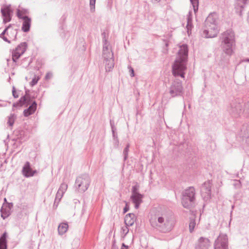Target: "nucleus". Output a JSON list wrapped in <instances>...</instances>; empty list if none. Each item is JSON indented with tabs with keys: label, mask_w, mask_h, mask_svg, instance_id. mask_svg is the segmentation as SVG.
Here are the masks:
<instances>
[{
	"label": "nucleus",
	"mask_w": 249,
	"mask_h": 249,
	"mask_svg": "<svg viewBox=\"0 0 249 249\" xmlns=\"http://www.w3.org/2000/svg\"><path fill=\"white\" fill-rule=\"evenodd\" d=\"M149 221L153 228L163 233L171 231L175 225L173 214L171 212L165 210L151 216Z\"/></svg>",
	"instance_id": "f257e3e1"
},
{
	"label": "nucleus",
	"mask_w": 249,
	"mask_h": 249,
	"mask_svg": "<svg viewBox=\"0 0 249 249\" xmlns=\"http://www.w3.org/2000/svg\"><path fill=\"white\" fill-rule=\"evenodd\" d=\"M188 49L186 44L180 46L178 51L177 59L172 65V73L175 77L180 76L184 78V71L186 70Z\"/></svg>",
	"instance_id": "f03ea898"
},
{
	"label": "nucleus",
	"mask_w": 249,
	"mask_h": 249,
	"mask_svg": "<svg viewBox=\"0 0 249 249\" xmlns=\"http://www.w3.org/2000/svg\"><path fill=\"white\" fill-rule=\"evenodd\" d=\"M221 46L223 51L227 55L233 53V47L235 46L234 33L232 30H228L221 34Z\"/></svg>",
	"instance_id": "7ed1b4c3"
},
{
	"label": "nucleus",
	"mask_w": 249,
	"mask_h": 249,
	"mask_svg": "<svg viewBox=\"0 0 249 249\" xmlns=\"http://www.w3.org/2000/svg\"><path fill=\"white\" fill-rule=\"evenodd\" d=\"M102 36L103 41V57L104 58V63L105 65V68L107 71H111L114 67L113 53L111 50L109 49V44L106 38V33H102Z\"/></svg>",
	"instance_id": "20e7f679"
},
{
	"label": "nucleus",
	"mask_w": 249,
	"mask_h": 249,
	"mask_svg": "<svg viewBox=\"0 0 249 249\" xmlns=\"http://www.w3.org/2000/svg\"><path fill=\"white\" fill-rule=\"evenodd\" d=\"M205 29L203 31V35L206 38L215 37L218 30L217 25V16L215 14H210L205 21Z\"/></svg>",
	"instance_id": "39448f33"
},
{
	"label": "nucleus",
	"mask_w": 249,
	"mask_h": 249,
	"mask_svg": "<svg viewBox=\"0 0 249 249\" xmlns=\"http://www.w3.org/2000/svg\"><path fill=\"white\" fill-rule=\"evenodd\" d=\"M196 190L193 187H189L182 193L181 203L184 208L190 209L196 204Z\"/></svg>",
	"instance_id": "423d86ee"
},
{
	"label": "nucleus",
	"mask_w": 249,
	"mask_h": 249,
	"mask_svg": "<svg viewBox=\"0 0 249 249\" xmlns=\"http://www.w3.org/2000/svg\"><path fill=\"white\" fill-rule=\"evenodd\" d=\"M228 111L233 118H238L243 113V103L240 99L232 100L228 108Z\"/></svg>",
	"instance_id": "0eeeda50"
},
{
	"label": "nucleus",
	"mask_w": 249,
	"mask_h": 249,
	"mask_svg": "<svg viewBox=\"0 0 249 249\" xmlns=\"http://www.w3.org/2000/svg\"><path fill=\"white\" fill-rule=\"evenodd\" d=\"M90 183V178L88 174H83L77 178L75 180V187L81 193L85 192Z\"/></svg>",
	"instance_id": "6e6552de"
},
{
	"label": "nucleus",
	"mask_w": 249,
	"mask_h": 249,
	"mask_svg": "<svg viewBox=\"0 0 249 249\" xmlns=\"http://www.w3.org/2000/svg\"><path fill=\"white\" fill-rule=\"evenodd\" d=\"M245 114L249 119V101L245 105ZM239 135L245 140L246 143L249 146V123L244 124L240 130Z\"/></svg>",
	"instance_id": "1a4fd4ad"
},
{
	"label": "nucleus",
	"mask_w": 249,
	"mask_h": 249,
	"mask_svg": "<svg viewBox=\"0 0 249 249\" xmlns=\"http://www.w3.org/2000/svg\"><path fill=\"white\" fill-rule=\"evenodd\" d=\"M169 92L172 98L182 96L183 88L182 82L179 79L176 78L172 82Z\"/></svg>",
	"instance_id": "9d476101"
},
{
	"label": "nucleus",
	"mask_w": 249,
	"mask_h": 249,
	"mask_svg": "<svg viewBox=\"0 0 249 249\" xmlns=\"http://www.w3.org/2000/svg\"><path fill=\"white\" fill-rule=\"evenodd\" d=\"M214 249H228V238L226 234L220 233L214 244Z\"/></svg>",
	"instance_id": "9b49d317"
},
{
	"label": "nucleus",
	"mask_w": 249,
	"mask_h": 249,
	"mask_svg": "<svg viewBox=\"0 0 249 249\" xmlns=\"http://www.w3.org/2000/svg\"><path fill=\"white\" fill-rule=\"evenodd\" d=\"M27 47L26 42H22L12 52V60L16 63L18 58L24 53Z\"/></svg>",
	"instance_id": "f8f14e48"
},
{
	"label": "nucleus",
	"mask_w": 249,
	"mask_h": 249,
	"mask_svg": "<svg viewBox=\"0 0 249 249\" xmlns=\"http://www.w3.org/2000/svg\"><path fill=\"white\" fill-rule=\"evenodd\" d=\"M201 196L205 201H208L211 196V182L210 180L203 183L201 189Z\"/></svg>",
	"instance_id": "ddd939ff"
},
{
	"label": "nucleus",
	"mask_w": 249,
	"mask_h": 249,
	"mask_svg": "<svg viewBox=\"0 0 249 249\" xmlns=\"http://www.w3.org/2000/svg\"><path fill=\"white\" fill-rule=\"evenodd\" d=\"M17 16L19 18L23 20L21 27L22 31L26 33L29 32L31 25V19L27 16H22L19 10L17 11Z\"/></svg>",
	"instance_id": "4468645a"
},
{
	"label": "nucleus",
	"mask_w": 249,
	"mask_h": 249,
	"mask_svg": "<svg viewBox=\"0 0 249 249\" xmlns=\"http://www.w3.org/2000/svg\"><path fill=\"white\" fill-rule=\"evenodd\" d=\"M210 247V241L206 237H200L195 246V249H208Z\"/></svg>",
	"instance_id": "2eb2a0df"
},
{
	"label": "nucleus",
	"mask_w": 249,
	"mask_h": 249,
	"mask_svg": "<svg viewBox=\"0 0 249 249\" xmlns=\"http://www.w3.org/2000/svg\"><path fill=\"white\" fill-rule=\"evenodd\" d=\"M12 12V10L10 5L1 8V13L3 17V22L4 23L9 22L11 20V14Z\"/></svg>",
	"instance_id": "dca6fc26"
},
{
	"label": "nucleus",
	"mask_w": 249,
	"mask_h": 249,
	"mask_svg": "<svg viewBox=\"0 0 249 249\" xmlns=\"http://www.w3.org/2000/svg\"><path fill=\"white\" fill-rule=\"evenodd\" d=\"M28 91H26L25 95L22 96L18 102L13 104V107H18L25 104H26V106L29 105L31 102V97L30 95L28 93Z\"/></svg>",
	"instance_id": "f3484780"
},
{
	"label": "nucleus",
	"mask_w": 249,
	"mask_h": 249,
	"mask_svg": "<svg viewBox=\"0 0 249 249\" xmlns=\"http://www.w3.org/2000/svg\"><path fill=\"white\" fill-rule=\"evenodd\" d=\"M36 172V170H32L30 162L26 161L22 168V173L23 175L26 178H29L33 177Z\"/></svg>",
	"instance_id": "a211bd4d"
},
{
	"label": "nucleus",
	"mask_w": 249,
	"mask_h": 249,
	"mask_svg": "<svg viewBox=\"0 0 249 249\" xmlns=\"http://www.w3.org/2000/svg\"><path fill=\"white\" fill-rule=\"evenodd\" d=\"M143 195L141 194H137V195H132L130 198L133 203L135 204V208L138 209L139 208L140 204L142 202V199Z\"/></svg>",
	"instance_id": "6ab92c4d"
},
{
	"label": "nucleus",
	"mask_w": 249,
	"mask_h": 249,
	"mask_svg": "<svg viewBox=\"0 0 249 249\" xmlns=\"http://www.w3.org/2000/svg\"><path fill=\"white\" fill-rule=\"evenodd\" d=\"M248 0H236L235 8L236 12L239 13V15H241L242 10L245 5L248 3Z\"/></svg>",
	"instance_id": "aec40b11"
},
{
	"label": "nucleus",
	"mask_w": 249,
	"mask_h": 249,
	"mask_svg": "<svg viewBox=\"0 0 249 249\" xmlns=\"http://www.w3.org/2000/svg\"><path fill=\"white\" fill-rule=\"evenodd\" d=\"M136 216L133 213L127 214L124 218V223L127 226H132L136 221Z\"/></svg>",
	"instance_id": "412c9836"
},
{
	"label": "nucleus",
	"mask_w": 249,
	"mask_h": 249,
	"mask_svg": "<svg viewBox=\"0 0 249 249\" xmlns=\"http://www.w3.org/2000/svg\"><path fill=\"white\" fill-rule=\"evenodd\" d=\"M37 104L36 101H34L33 103L28 107V108L25 109L23 111V114L25 117H28L33 114L36 109Z\"/></svg>",
	"instance_id": "4be33fe9"
},
{
	"label": "nucleus",
	"mask_w": 249,
	"mask_h": 249,
	"mask_svg": "<svg viewBox=\"0 0 249 249\" xmlns=\"http://www.w3.org/2000/svg\"><path fill=\"white\" fill-rule=\"evenodd\" d=\"M7 233L4 232L0 237V249H7Z\"/></svg>",
	"instance_id": "5701e85b"
},
{
	"label": "nucleus",
	"mask_w": 249,
	"mask_h": 249,
	"mask_svg": "<svg viewBox=\"0 0 249 249\" xmlns=\"http://www.w3.org/2000/svg\"><path fill=\"white\" fill-rule=\"evenodd\" d=\"M69 226L67 223H62L58 227L59 234L63 235L66 233L68 229Z\"/></svg>",
	"instance_id": "b1692460"
},
{
	"label": "nucleus",
	"mask_w": 249,
	"mask_h": 249,
	"mask_svg": "<svg viewBox=\"0 0 249 249\" xmlns=\"http://www.w3.org/2000/svg\"><path fill=\"white\" fill-rule=\"evenodd\" d=\"M187 24L186 26V28L187 29L188 34H189V30H191L193 27V23H192V16L191 11H189L188 15H187Z\"/></svg>",
	"instance_id": "393cba45"
},
{
	"label": "nucleus",
	"mask_w": 249,
	"mask_h": 249,
	"mask_svg": "<svg viewBox=\"0 0 249 249\" xmlns=\"http://www.w3.org/2000/svg\"><path fill=\"white\" fill-rule=\"evenodd\" d=\"M1 216L5 219L11 214V211L6 207L3 206L0 209Z\"/></svg>",
	"instance_id": "a878e982"
},
{
	"label": "nucleus",
	"mask_w": 249,
	"mask_h": 249,
	"mask_svg": "<svg viewBox=\"0 0 249 249\" xmlns=\"http://www.w3.org/2000/svg\"><path fill=\"white\" fill-rule=\"evenodd\" d=\"M194 9V12H197L198 9L199 0H190Z\"/></svg>",
	"instance_id": "bb28decb"
},
{
	"label": "nucleus",
	"mask_w": 249,
	"mask_h": 249,
	"mask_svg": "<svg viewBox=\"0 0 249 249\" xmlns=\"http://www.w3.org/2000/svg\"><path fill=\"white\" fill-rule=\"evenodd\" d=\"M16 116L14 114H11L8 117L7 124L10 126H12L14 124Z\"/></svg>",
	"instance_id": "cd10ccee"
},
{
	"label": "nucleus",
	"mask_w": 249,
	"mask_h": 249,
	"mask_svg": "<svg viewBox=\"0 0 249 249\" xmlns=\"http://www.w3.org/2000/svg\"><path fill=\"white\" fill-rule=\"evenodd\" d=\"M196 221L194 218H190V223L189 225V231L190 232H192L194 230V228L196 226Z\"/></svg>",
	"instance_id": "c85d7f7f"
},
{
	"label": "nucleus",
	"mask_w": 249,
	"mask_h": 249,
	"mask_svg": "<svg viewBox=\"0 0 249 249\" xmlns=\"http://www.w3.org/2000/svg\"><path fill=\"white\" fill-rule=\"evenodd\" d=\"M63 195L60 194L59 193L57 192L56 194L54 202V206L56 205V206H57L59 202H60L61 198L63 196Z\"/></svg>",
	"instance_id": "c756f323"
},
{
	"label": "nucleus",
	"mask_w": 249,
	"mask_h": 249,
	"mask_svg": "<svg viewBox=\"0 0 249 249\" xmlns=\"http://www.w3.org/2000/svg\"><path fill=\"white\" fill-rule=\"evenodd\" d=\"M129 144L128 143L123 151V155L124 157V160H126L128 158V153L129 151Z\"/></svg>",
	"instance_id": "7c9ffc66"
},
{
	"label": "nucleus",
	"mask_w": 249,
	"mask_h": 249,
	"mask_svg": "<svg viewBox=\"0 0 249 249\" xmlns=\"http://www.w3.org/2000/svg\"><path fill=\"white\" fill-rule=\"evenodd\" d=\"M139 186L137 184L132 186V195H137L140 194L138 192Z\"/></svg>",
	"instance_id": "2f4dec72"
},
{
	"label": "nucleus",
	"mask_w": 249,
	"mask_h": 249,
	"mask_svg": "<svg viewBox=\"0 0 249 249\" xmlns=\"http://www.w3.org/2000/svg\"><path fill=\"white\" fill-rule=\"evenodd\" d=\"M96 0H89V5L90 11L91 12H93L95 11V4Z\"/></svg>",
	"instance_id": "473e14b6"
},
{
	"label": "nucleus",
	"mask_w": 249,
	"mask_h": 249,
	"mask_svg": "<svg viewBox=\"0 0 249 249\" xmlns=\"http://www.w3.org/2000/svg\"><path fill=\"white\" fill-rule=\"evenodd\" d=\"M113 144L115 148H118L119 146V140L118 137L113 139Z\"/></svg>",
	"instance_id": "72a5a7b5"
},
{
	"label": "nucleus",
	"mask_w": 249,
	"mask_h": 249,
	"mask_svg": "<svg viewBox=\"0 0 249 249\" xmlns=\"http://www.w3.org/2000/svg\"><path fill=\"white\" fill-rule=\"evenodd\" d=\"M39 79V78L38 77H36L35 76V77L32 79V81L30 83L31 86L33 87L35 86L36 84Z\"/></svg>",
	"instance_id": "f704fd0d"
},
{
	"label": "nucleus",
	"mask_w": 249,
	"mask_h": 249,
	"mask_svg": "<svg viewBox=\"0 0 249 249\" xmlns=\"http://www.w3.org/2000/svg\"><path fill=\"white\" fill-rule=\"evenodd\" d=\"M68 188V185L65 183H62L61 184V185L59 188V189L61 190L62 191H64L65 192V191L67 190Z\"/></svg>",
	"instance_id": "c9c22d12"
},
{
	"label": "nucleus",
	"mask_w": 249,
	"mask_h": 249,
	"mask_svg": "<svg viewBox=\"0 0 249 249\" xmlns=\"http://www.w3.org/2000/svg\"><path fill=\"white\" fill-rule=\"evenodd\" d=\"M111 131H112V133L113 139L118 138V135H117V133L116 132V131H117L116 128H113V127L112 129H111Z\"/></svg>",
	"instance_id": "e433bc0d"
},
{
	"label": "nucleus",
	"mask_w": 249,
	"mask_h": 249,
	"mask_svg": "<svg viewBox=\"0 0 249 249\" xmlns=\"http://www.w3.org/2000/svg\"><path fill=\"white\" fill-rule=\"evenodd\" d=\"M128 226H127L126 225L125 227H122V230L123 231V233L124 234V237L127 234V233L128 232V231H129V230L127 228Z\"/></svg>",
	"instance_id": "4c0bfd02"
},
{
	"label": "nucleus",
	"mask_w": 249,
	"mask_h": 249,
	"mask_svg": "<svg viewBox=\"0 0 249 249\" xmlns=\"http://www.w3.org/2000/svg\"><path fill=\"white\" fill-rule=\"evenodd\" d=\"M53 76V74L51 72H47L45 75V78L46 80L50 79Z\"/></svg>",
	"instance_id": "58836bf2"
},
{
	"label": "nucleus",
	"mask_w": 249,
	"mask_h": 249,
	"mask_svg": "<svg viewBox=\"0 0 249 249\" xmlns=\"http://www.w3.org/2000/svg\"><path fill=\"white\" fill-rule=\"evenodd\" d=\"M10 27V25H9L7 27H6L4 31L2 32V33L0 35V37H2L4 36V35L6 34V32L9 29Z\"/></svg>",
	"instance_id": "ea45409f"
},
{
	"label": "nucleus",
	"mask_w": 249,
	"mask_h": 249,
	"mask_svg": "<svg viewBox=\"0 0 249 249\" xmlns=\"http://www.w3.org/2000/svg\"><path fill=\"white\" fill-rule=\"evenodd\" d=\"M12 94L15 98H17L18 97V95L17 94L16 89L14 87H13Z\"/></svg>",
	"instance_id": "a19ab883"
},
{
	"label": "nucleus",
	"mask_w": 249,
	"mask_h": 249,
	"mask_svg": "<svg viewBox=\"0 0 249 249\" xmlns=\"http://www.w3.org/2000/svg\"><path fill=\"white\" fill-rule=\"evenodd\" d=\"M128 69H129L130 75L131 76V77H134V69L130 66L128 67Z\"/></svg>",
	"instance_id": "79ce46f5"
},
{
	"label": "nucleus",
	"mask_w": 249,
	"mask_h": 249,
	"mask_svg": "<svg viewBox=\"0 0 249 249\" xmlns=\"http://www.w3.org/2000/svg\"><path fill=\"white\" fill-rule=\"evenodd\" d=\"M5 207H6V208H7L8 209L10 210L11 211V209L13 208V204L12 203H8L5 206H4Z\"/></svg>",
	"instance_id": "37998d69"
},
{
	"label": "nucleus",
	"mask_w": 249,
	"mask_h": 249,
	"mask_svg": "<svg viewBox=\"0 0 249 249\" xmlns=\"http://www.w3.org/2000/svg\"><path fill=\"white\" fill-rule=\"evenodd\" d=\"M129 206H128V204L126 203L125 207L124 208V212H123L124 213H126L129 210Z\"/></svg>",
	"instance_id": "c03bdc74"
},
{
	"label": "nucleus",
	"mask_w": 249,
	"mask_h": 249,
	"mask_svg": "<svg viewBox=\"0 0 249 249\" xmlns=\"http://www.w3.org/2000/svg\"><path fill=\"white\" fill-rule=\"evenodd\" d=\"M110 126H111V129H112L113 127V128H116L115 125H114V122L113 121H112V120L110 121Z\"/></svg>",
	"instance_id": "a18cd8bd"
},
{
	"label": "nucleus",
	"mask_w": 249,
	"mask_h": 249,
	"mask_svg": "<svg viewBox=\"0 0 249 249\" xmlns=\"http://www.w3.org/2000/svg\"><path fill=\"white\" fill-rule=\"evenodd\" d=\"M2 39H3V40H4L5 41L10 43V41L9 40L7 37H5V36H3L2 37Z\"/></svg>",
	"instance_id": "49530a36"
},
{
	"label": "nucleus",
	"mask_w": 249,
	"mask_h": 249,
	"mask_svg": "<svg viewBox=\"0 0 249 249\" xmlns=\"http://www.w3.org/2000/svg\"><path fill=\"white\" fill-rule=\"evenodd\" d=\"M122 248H124V249H128V246L127 245H125L124 243H123L122 245Z\"/></svg>",
	"instance_id": "de8ad7c7"
},
{
	"label": "nucleus",
	"mask_w": 249,
	"mask_h": 249,
	"mask_svg": "<svg viewBox=\"0 0 249 249\" xmlns=\"http://www.w3.org/2000/svg\"><path fill=\"white\" fill-rule=\"evenodd\" d=\"M12 32H13V33H15L16 35L14 36V39H16V37H17V31L16 30H12Z\"/></svg>",
	"instance_id": "09e8293b"
},
{
	"label": "nucleus",
	"mask_w": 249,
	"mask_h": 249,
	"mask_svg": "<svg viewBox=\"0 0 249 249\" xmlns=\"http://www.w3.org/2000/svg\"><path fill=\"white\" fill-rule=\"evenodd\" d=\"M57 192L59 193L60 194H62L63 195L65 193V192L62 191L61 190H60V189H58V190L57 191Z\"/></svg>",
	"instance_id": "8fccbe9b"
},
{
	"label": "nucleus",
	"mask_w": 249,
	"mask_h": 249,
	"mask_svg": "<svg viewBox=\"0 0 249 249\" xmlns=\"http://www.w3.org/2000/svg\"><path fill=\"white\" fill-rule=\"evenodd\" d=\"M160 1V0H151V1L153 2V3H157V2H159Z\"/></svg>",
	"instance_id": "3c124183"
},
{
	"label": "nucleus",
	"mask_w": 249,
	"mask_h": 249,
	"mask_svg": "<svg viewBox=\"0 0 249 249\" xmlns=\"http://www.w3.org/2000/svg\"><path fill=\"white\" fill-rule=\"evenodd\" d=\"M240 184H241V183H240V182L238 181V182H237V184H236V185H238V186L240 187V186H241Z\"/></svg>",
	"instance_id": "603ef678"
},
{
	"label": "nucleus",
	"mask_w": 249,
	"mask_h": 249,
	"mask_svg": "<svg viewBox=\"0 0 249 249\" xmlns=\"http://www.w3.org/2000/svg\"><path fill=\"white\" fill-rule=\"evenodd\" d=\"M245 61L249 62V58L247 59Z\"/></svg>",
	"instance_id": "864d4df0"
}]
</instances>
